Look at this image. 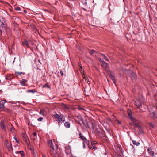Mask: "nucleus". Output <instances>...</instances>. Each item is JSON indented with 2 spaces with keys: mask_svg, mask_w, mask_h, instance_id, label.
I'll return each mask as SVG.
<instances>
[{
  "mask_svg": "<svg viewBox=\"0 0 157 157\" xmlns=\"http://www.w3.org/2000/svg\"><path fill=\"white\" fill-rule=\"evenodd\" d=\"M48 144L52 149L51 150L50 153L54 157H61L59 154L54 151V144L52 140H49L48 142Z\"/></svg>",
  "mask_w": 157,
  "mask_h": 157,
  "instance_id": "f257e3e1",
  "label": "nucleus"
},
{
  "mask_svg": "<svg viewBox=\"0 0 157 157\" xmlns=\"http://www.w3.org/2000/svg\"><path fill=\"white\" fill-rule=\"evenodd\" d=\"M6 25L4 18L2 17H0V30L1 31L6 30Z\"/></svg>",
  "mask_w": 157,
  "mask_h": 157,
  "instance_id": "f03ea898",
  "label": "nucleus"
},
{
  "mask_svg": "<svg viewBox=\"0 0 157 157\" xmlns=\"http://www.w3.org/2000/svg\"><path fill=\"white\" fill-rule=\"evenodd\" d=\"M128 117L133 123H136V120L132 116V113L131 110H128Z\"/></svg>",
  "mask_w": 157,
  "mask_h": 157,
  "instance_id": "7ed1b4c3",
  "label": "nucleus"
},
{
  "mask_svg": "<svg viewBox=\"0 0 157 157\" xmlns=\"http://www.w3.org/2000/svg\"><path fill=\"white\" fill-rule=\"evenodd\" d=\"M103 63L101 64V65L102 67L107 71H109V67L107 63L105 61H102Z\"/></svg>",
  "mask_w": 157,
  "mask_h": 157,
  "instance_id": "20e7f679",
  "label": "nucleus"
},
{
  "mask_svg": "<svg viewBox=\"0 0 157 157\" xmlns=\"http://www.w3.org/2000/svg\"><path fill=\"white\" fill-rule=\"evenodd\" d=\"M55 117L58 119L59 121L58 124L59 126L61 122L62 121V117L58 115L57 114H55L54 115Z\"/></svg>",
  "mask_w": 157,
  "mask_h": 157,
  "instance_id": "39448f33",
  "label": "nucleus"
},
{
  "mask_svg": "<svg viewBox=\"0 0 157 157\" xmlns=\"http://www.w3.org/2000/svg\"><path fill=\"white\" fill-rule=\"evenodd\" d=\"M79 65L80 67V70L81 71V72L82 74V76L83 78V80L86 82L87 81V76L86 75L84 74V71H82V68L81 67V66H80V64H79Z\"/></svg>",
  "mask_w": 157,
  "mask_h": 157,
  "instance_id": "423d86ee",
  "label": "nucleus"
},
{
  "mask_svg": "<svg viewBox=\"0 0 157 157\" xmlns=\"http://www.w3.org/2000/svg\"><path fill=\"white\" fill-rule=\"evenodd\" d=\"M150 115L151 117L155 120V119H157V116L156 113L155 111H153L150 113Z\"/></svg>",
  "mask_w": 157,
  "mask_h": 157,
  "instance_id": "0eeeda50",
  "label": "nucleus"
},
{
  "mask_svg": "<svg viewBox=\"0 0 157 157\" xmlns=\"http://www.w3.org/2000/svg\"><path fill=\"white\" fill-rule=\"evenodd\" d=\"M0 125L2 129L5 132L7 131L5 125L3 121L2 120L1 122Z\"/></svg>",
  "mask_w": 157,
  "mask_h": 157,
  "instance_id": "6e6552de",
  "label": "nucleus"
},
{
  "mask_svg": "<svg viewBox=\"0 0 157 157\" xmlns=\"http://www.w3.org/2000/svg\"><path fill=\"white\" fill-rule=\"evenodd\" d=\"M135 105L138 108H140L141 106V102L140 100H137L136 101H135Z\"/></svg>",
  "mask_w": 157,
  "mask_h": 157,
  "instance_id": "1a4fd4ad",
  "label": "nucleus"
},
{
  "mask_svg": "<svg viewBox=\"0 0 157 157\" xmlns=\"http://www.w3.org/2000/svg\"><path fill=\"white\" fill-rule=\"evenodd\" d=\"M6 101L4 100H2L0 101V108H5L4 104Z\"/></svg>",
  "mask_w": 157,
  "mask_h": 157,
  "instance_id": "9d476101",
  "label": "nucleus"
},
{
  "mask_svg": "<svg viewBox=\"0 0 157 157\" xmlns=\"http://www.w3.org/2000/svg\"><path fill=\"white\" fill-rule=\"evenodd\" d=\"M31 42V41H29V42H28L26 40H25L24 41L22 42V43L24 45H25L28 47H29V43Z\"/></svg>",
  "mask_w": 157,
  "mask_h": 157,
  "instance_id": "9b49d317",
  "label": "nucleus"
},
{
  "mask_svg": "<svg viewBox=\"0 0 157 157\" xmlns=\"http://www.w3.org/2000/svg\"><path fill=\"white\" fill-rule=\"evenodd\" d=\"M91 144L92 145L90 149H94V150H95L96 149V148L95 146V142L91 141Z\"/></svg>",
  "mask_w": 157,
  "mask_h": 157,
  "instance_id": "f8f14e48",
  "label": "nucleus"
},
{
  "mask_svg": "<svg viewBox=\"0 0 157 157\" xmlns=\"http://www.w3.org/2000/svg\"><path fill=\"white\" fill-rule=\"evenodd\" d=\"M147 151L149 154H151L152 156H153L155 155L154 152L151 148H148Z\"/></svg>",
  "mask_w": 157,
  "mask_h": 157,
  "instance_id": "ddd939ff",
  "label": "nucleus"
},
{
  "mask_svg": "<svg viewBox=\"0 0 157 157\" xmlns=\"http://www.w3.org/2000/svg\"><path fill=\"white\" fill-rule=\"evenodd\" d=\"M79 135L80 136V138L82 140H83V141H84L85 142H87V140L83 136H82L81 133L79 134Z\"/></svg>",
  "mask_w": 157,
  "mask_h": 157,
  "instance_id": "4468645a",
  "label": "nucleus"
},
{
  "mask_svg": "<svg viewBox=\"0 0 157 157\" xmlns=\"http://www.w3.org/2000/svg\"><path fill=\"white\" fill-rule=\"evenodd\" d=\"M110 78L112 80L113 82H114V84H115L116 80L114 75H112L110 73Z\"/></svg>",
  "mask_w": 157,
  "mask_h": 157,
  "instance_id": "2eb2a0df",
  "label": "nucleus"
},
{
  "mask_svg": "<svg viewBox=\"0 0 157 157\" xmlns=\"http://www.w3.org/2000/svg\"><path fill=\"white\" fill-rule=\"evenodd\" d=\"M10 125L9 124H8L7 125V127L8 128L9 127H10V131L11 132H13V130L14 129L13 125L12 124H11V127H10Z\"/></svg>",
  "mask_w": 157,
  "mask_h": 157,
  "instance_id": "dca6fc26",
  "label": "nucleus"
},
{
  "mask_svg": "<svg viewBox=\"0 0 157 157\" xmlns=\"http://www.w3.org/2000/svg\"><path fill=\"white\" fill-rule=\"evenodd\" d=\"M16 154H19L21 155V157H23L24 156V154L23 151H16L15 152Z\"/></svg>",
  "mask_w": 157,
  "mask_h": 157,
  "instance_id": "f3484780",
  "label": "nucleus"
},
{
  "mask_svg": "<svg viewBox=\"0 0 157 157\" xmlns=\"http://www.w3.org/2000/svg\"><path fill=\"white\" fill-rule=\"evenodd\" d=\"M64 125L67 128H69L70 127V124L69 122L67 121L64 123Z\"/></svg>",
  "mask_w": 157,
  "mask_h": 157,
  "instance_id": "a211bd4d",
  "label": "nucleus"
},
{
  "mask_svg": "<svg viewBox=\"0 0 157 157\" xmlns=\"http://www.w3.org/2000/svg\"><path fill=\"white\" fill-rule=\"evenodd\" d=\"M27 80L25 79H22V80L20 81V83L22 86H25V83L27 82Z\"/></svg>",
  "mask_w": 157,
  "mask_h": 157,
  "instance_id": "6ab92c4d",
  "label": "nucleus"
},
{
  "mask_svg": "<svg viewBox=\"0 0 157 157\" xmlns=\"http://www.w3.org/2000/svg\"><path fill=\"white\" fill-rule=\"evenodd\" d=\"M130 72L131 73V77L132 78H135L136 77V74L132 71H131Z\"/></svg>",
  "mask_w": 157,
  "mask_h": 157,
  "instance_id": "aec40b11",
  "label": "nucleus"
},
{
  "mask_svg": "<svg viewBox=\"0 0 157 157\" xmlns=\"http://www.w3.org/2000/svg\"><path fill=\"white\" fill-rule=\"evenodd\" d=\"M89 52L91 55H93V54H96L97 53L96 52L93 50H91L90 52Z\"/></svg>",
  "mask_w": 157,
  "mask_h": 157,
  "instance_id": "412c9836",
  "label": "nucleus"
},
{
  "mask_svg": "<svg viewBox=\"0 0 157 157\" xmlns=\"http://www.w3.org/2000/svg\"><path fill=\"white\" fill-rule=\"evenodd\" d=\"M133 144L136 146H138L140 144V143L139 142H136V141L134 140H132Z\"/></svg>",
  "mask_w": 157,
  "mask_h": 157,
  "instance_id": "4be33fe9",
  "label": "nucleus"
},
{
  "mask_svg": "<svg viewBox=\"0 0 157 157\" xmlns=\"http://www.w3.org/2000/svg\"><path fill=\"white\" fill-rule=\"evenodd\" d=\"M6 147L8 149L9 151H10L11 150V147L10 145L9 144L6 145Z\"/></svg>",
  "mask_w": 157,
  "mask_h": 157,
  "instance_id": "5701e85b",
  "label": "nucleus"
},
{
  "mask_svg": "<svg viewBox=\"0 0 157 157\" xmlns=\"http://www.w3.org/2000/svg\"><path fill=\"white\" fill-rule=\"evenodd\" d=\"M36 135H37L36 133V132H34L33 133V135L31 136V138H32V136H34V137L33 138L34 139H35L36 137Z\"/></svg>",
  "mask_w": 157,
  "mask_h": 157,
  "instance_id": "b1692460",
  "label": "nucleus"
},
{
  "mask_svg": "<svg viewBox=\"0 0 157 157\" xmlns=\"http://www.w3.org/2000/svg\"><path fill=\"white\" fill-rule=\"evenodd\" d=\"M149 124L150 126L152 128H154L155 127V125L154 124H153L152 123H149Z\"/></svg>",
  "mask_w": 157,
  "mask_h": 157,
  "instance_id": "393cba45",
  "label": "nucleus"
},
{
  "mask_svg": "<svg viewBox=\"0 0 157 157\" xmlns=\"http://www.w3.org/2000/svg\"><path fill=\"white\" fill-rule=\"evenodd\" d=\"M86 142L87 145L88 146V143L87 142H85L84 141H83V148H85V143Z\"/></svg>",
  "mask_w": 157,
  "mask_h": 157,
  "instance_id": "a878e982",
  "label": "nucleus"
},
{
  "mask_svg": "<svg viewBox=\"0 0 157 157\" xmlns=\"http://www.w3.org/2000/svg\"><path fill=\"white\" fill-rule=\"evenodd\" d=\"M40 114H42V115L43 116H44V111L43 110H41L40 112Z\"/></svg>",
  "mask_w": 157,
  "mask_h": 157,
  "instance_id": "bb28decb",
  "label": "nucleus"
},
{
  "mask_svg": "<svg viewBox=\"0 0 157 157\" xmlns=\"http://www.w3.org/2000/svg\"><path fill=\"white\" fill-rule=\"evenodd\" d=\"M82 3L84 5H87L86 0H82Z\"/></svg>",
  "mask_w": 157,
  "mask_h": 157,
  "instance_id": "cd10ccee",
  "label": "nucleus"
},
{
  "mask_svg": "<svg viewBox=\"0 0 157 157\" xmlns=\"http://www.w3.org/2000/svg\"><path fill=\"white\" fill-rule=\"evenodd\" d=\"M36 91L33 90H28V92L29 93L32 92L33 93H34Z\"/></svg>",
  "mask_w": 157,
  "mask_h": 157,
  "instance_id": "c85d7f7f",
  "label": "nucleus"
},
{
  "mask_svg": "<svg viewBox=\"0 0 157 157\" xmlns=\"http://www.w3.org/2000/svg\"><path fill=\"white\" fill-rule=\"evenodd\" d=\"M15 10L17 11H20L21 9L19 7H17L15 8Z\"/></svg>",
  "mask_w": 157,
  "mask_h": 157,
  "instance_id": "c756f323",
  "label": "nucleus"
},
{
  "mask_svg": "<svg viewBox=\"0 0 157 157\" xmlns=\"http://www.w3.org/2000/svg\"><path fill=\"white\" fill-rule=\"evenodd\" d=\"M63 108L65 109H67L68 108V107L64 104H63Z\"/></svg>",
  "mask_w": 157,
  "mask_h": 157,
  "instance_id": "7c9ffc66",
  "label": "nucleus"
},
{
  "mask_svg": "<svg viewBox=\"0 0 157 157\" xmlns=\"http://www.w3.org/2000/svg\"><path fill=\"white\" fill-rule=\"evenodd\" d=\"M43 119V118H42V117H40V118H38L37 120H38V121H42Z\"/></svg>",
  "mask_w": 157,
  "mask_h": 157,
  "instance_id": "2f4dec72",
  "label": "nucleus"
},
{
  "mask_svg": "<svg viewBox=\"0 0 157 157\" xmlns=\"http://www.w3.org/2000/svg\"><path fill=\"white\" fill-rule=\"evenodd\" d=\"M13 138L16 140L17 143H18V141L17 140V139L16 136L14 137Z\"/></svg>",
  "mask_w": 157,
  "mask_h": 157,
  "instance_id": "473e14b6",
  "label": "nucleus"
},
{
  "mask_svg": "<svg viewBox=\"0 0 157 157\" xmlns=\"http://www.w3.org/2000/svg\"><path fill=\"white\" fill-rule=\"evenodd\" d=\"M104 59L106 60L107 61H109V59H108V58L106 56H105V57H104Z\"/></svg>",
  "mask_w": 157,
  "mask_h": 157,
  "instance_id": "72a5a7b5",
  "label": "nucleus"
},
{
  "mask_svg": "<svg viewBox=\"0 0 157 157\" xmlns=\"http://www.w3.org/2000/svg\"><path fill=\"white\" fill-rule=\"evenodd\" d=\"M5 143L6 145L9 144V142H8V141L7 140H6Z\"/></svg>",
  "mask_w": 157,
  "mask_h": 157,
  "instance_id": "f704fd0d",
  "label": "nucleus"
},
{
  "mask_svg": "<svg viewBox=\"0 0 157 157\" xmlns=\"http://www.w3.org/2000/svg\"><path fill=\"white\" fill-rule=\"evenodd\" d=\"M99 60L100 62L101 63V64L103 63L102 61H103V60H102L101 59H99Z\"/></svg>",
  "mask_w": 157,
  "mask_h": 157,
  "instance_id": "c9c22d12",
  "label": "nucleus"
},
{
  "mask_svg": "<svg viewBox=\"0 0 157 157\" xmlns=\"http://www.w3.org/2000/svg\"><path fill=\"white\" fill-rule=\"evenodd\" d=\"M16 73L19 75H21V74H23L22 72H16Z\"/></svg>",
  "mask_w": 157,
  "mask_h": 157,
  "instance_id": "e433bc0d",
  "label": "nucleus"
},
{
  "mask_svg": "<svg viewBox=\"0 0 157 157\" xmlns=\"http://www.w3.org/2000/svg\"><path fill=\"white\" fill-rule=\"evenodd\" d=\"M60 73L61 75L62 76H63V73L62 71H60Z\"/></svg>",
  "mask_w": 157,
  "mask_h": 157,
  "instance_id": "4c0bfd02",
  "label": "nucleus"
},
{
  "mask_svg": "<svg viewBox=\"0 0 157 157\" xmlns=\"http://www.w3.org/2000/svg\"><path fill=\"white\" fill-rule=\"evenodd\" d=\"M117 122H118V123L119 124H121V122L119 121H117Z\"/></svg>",
  "mask_w": 157,
  "mask_h": 157,
  "instance_id": "58836bf2",
  "label": "nucleus"
},
{
  "mask_svg": "<svg viewBox=\"0 0 157 157\" xmlns=\"http://www.w3.org/2000/svg\"><path fill=\"white\" fill-rule=\"evenodd\" d=\"M92 124V125L93 126V128L94 129V127H95V125H93V123Z\"/></svg>",
  "mask_w": 157,
  "mask_h": 157,
  "instance_id": "ea45409f",
  "label": "nucleus"
},
{
  "mask_svg": "<svg viewBox=\"0 0 157 157\" xmlns=\"http://www.w3.org/2000/svg\"><path fill=\"white\" fill-rule=\"evenodd\" d=\"M43 157H46V156L44 155H43Z\"/></svg>",
  "mask_w": 157,
  "mask_h": 157,
  "instance_id": "a19ab883",
  "label": "nucleus"
},
{
  "mask_svg": "<svg viewBox=\"0 0 157 157\" xmlns=\"http://www.w3.org/2000/svg\"><path fill=\"white\" fill-rule=\"evenodd\" d=\"M31 44L32 45H33V44L32 43V42L31 41V42H30L29 43V44Z\"/></svg>",
  "mask_w": 157,
  "mask_h": 157,
  "instance_id": "79ce46f5",
  "label": "nucleus"
},
{
  "mask_svg": "<svg viewBox=\"0 0 157 157\" xmlns=\"http://www.w3.org/2000/svg\"><path fill=\"white\" fill-rule=\"evenodd\" d=\"M102 55L104 57H105V56L104 54H102Z\"/></svg>",
  "mask_w": 157,
  "mask_h": 157,
  "instance_id": "37998d69",
  "label": "nucleus"
},
{
  "mask_svg": "<svg viewBox=\"0 0 157 157\" xmlns=\"http://www.w3.org/2000/svg\"><path fill=\"white\" fill-rule=\"evenodd\" d=\"M104 154L105 155H107V153L106 152H105V153H104Z\"/></svg>",
  "mask_w": 157,
  "mask_h": 157,
  "instance_id": "c03bdc74",
  "label": "nucleus"
},
{
  "mask_svg": "<svg viewBox=\"0 0 157 157\" xmlns=\"http://www.w3.org/2000/svg\"><path fill=\"white\" fill-rule=\"evenodd\" d=\"M64 121H65L64 120H63V121L62 122L63 123V122H64Z\"/></svg>",
  "mask_w": 157,
  "mask_h": 157,
  "instance_id": "a18cd8bd",
  "label": "nucleus"
},
{
  "mask_svg": "<svg viewBox=\"0 0 157 157\" xmlns=\"http://www.w3.org/2000/svg\"><path fill=\"white\" fill-rule=\"evenodd\" d=\"M45 86H43V87H44Z\"/></svg>",
  "mask_w": 157,
  "mask_h": 157,
  "instance_id": "49530a36",
  "label": "nucleus"
},
{
  "mask_svg": "<svg viewBox=\"0 0 157 157\" xmlns=\"http://www.w3.org/2000/svg\"><path fill=\"white\" fill-rule=\"evenodd\" d=\"M131 146H132V147H133V145H131Z\"/></svg>",
  "mask_w": 157,
  "mask_h": 157,
  "instance_id": "de8ad7c7",
  "label": "nucleus"
},
{
  "mask_svg": "<svg viewBox=\"0 0 157 157\" xmlns=\"http://www.w3.org/2000/svg\"><path fill=\"white\" fill-rule=\"evenodd\" d=\"M84 10H86L85 9H83Z\"/></svg>",
  "mask_w": 157,
  "mask_h": 157,
  "instance_id": "09e8293b",
  "label": "nucleus"
},
{
  "mask_svg": "<svg viewBox=\"0 0 157 157\" xmlns=\"http://www.w3.org/2000/svg\"><path fill=\"white\" fill-rule=\"evenodd\" d=\"M19 91H20V92H21V91L20 90H19Z\"/></svg>",
  "mask_w": 157,
  "mask_h": 157,
  "instance_id": "8fccbe9b",
  "label": "nucleus"
},
{
  "mask_svg": "<svg viewBox=\"0 0 157 157\" xmlns=\"http://www.w3.org/2000/svg\"><path fill=\"white\" fill-rule=\"evenodd\" d=\"M19 91H20V92H21V91L20 90H19Z\"/></svg>",
  "mask_w": 157,
  "mask_h": 157,
  "instance_id": "3c124183",
  "label": "nucleus"
},
{
  "mask_svg": "<svg viewBox=\"0 0 157 157\" xmlns=\"http://www.w3.org/2000/svg\"><path fill=\"white\" fill-rule=\"evenodd\" d=\"M19 91H20V92H21V91L20 90H19Z\"/></svg>",
  "mask_w": 157,
  "mask_h": 157,
  "instance_id": "603ef678",
  "label": "nucleus"
},
{
  "mask_svg": "<svg viewBox=\"0 0 157 157\" xmlns=\"http://www.w3.org/2000/svg\"><path fill=\"white\" fill-rule=\"evenodd\" d=\"M1 109V108H0V109Z\"/></svg>",
  "mask_w": 157,
  "mask_h": 157,
  "instance_id": "864d4df0",
  "label": "nucleus"
}]
</instances>
